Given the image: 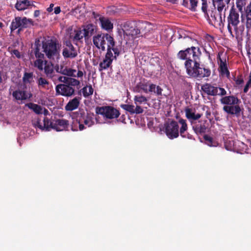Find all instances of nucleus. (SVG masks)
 Returning a JSON list of instances; mask_svg holds the SVG:
<instances>
[{
    "instance_id": "1",
    "label": "nucleus",
    "mask_w": 251,
    "mask_h": 251,
    "mask_svg": "<svg viewBox=\"0 0 251 251\" xmlns=\"http://www.w3.org/2000/svg\"><path fill=\"white\" fill-rule=\"evenodd\" d=\"M192 39L188 36L184 37L181 41L182 47H186L177 53L178 59L185 60L184 66L187 74L190 77L201 79L209 77L211 71L209 68L203 67L200 64L201 52L199 47L190 46Z\"/></svg>"
},
{
    "instance_id": "2",
    "label": "nucleus",
    "mask_w": 251,
    "mask_h": 251,
    "mask_svg": "<svg viewBox=\"0 0 251 251\" xmlns=\"http://www.w3.org/2000/svg\"><path fill=\"white\" fill-rule=\"evenodd\" d=\"M188 128L186 120L182 118H180L178 122L172 120L165 124V133L171 139L177 138L179 134L182 138L194 139L193 136L187 132Z\"/></svg>"
},
{
    "instance_id": "3",
    "label": "nucleus",
    "mask_w": 251,
    "mask_h": 251,
    "mask_svg": "<svg viewBox=\"0 0 251 251\" xmlns=\"http://www.w3.org/2000/svg\"><path fill=\"white\" fill-rule=\"evenodd\" d=\"M239 9L234 6L230 8L227 17V29L230 36L237 40L242 38L245 30V25L240 23Z\"/></svg>"
},
{
    "instance_id": "4",
    "label": "nucleus",
    "mask_w": 251,
    "mask_h": 251,
    "mask_svg": "<svg viewBox=\"0 0 251 251\" xmlns=\"http://www.w3.org/2000/svg\"><path fill=\"white\" fill-rule=\"evenodd\" d=\"M221 103L224 104L223 110L228 115H234L239 117L241 115L242 109L239 105L241 101L236 96L229 95L223 97L220 100Z\"/></svg>"
},
{
    "instance_id": "5",
    "label": "nucleus",
    "mask_w": 251,
    "mask_h": 251,
    "mask_svg": "<svg viewBox=\"0 0 251 251\" xmlns=\"http://www.w3.org/2000/svg\"><path fill=\"white\" fill-rule=\"evenodd\" d=\"M60 44L56 39H50L43 41L42 48L47 57L50 60L60 58Z\"/></svg>"
},
{
    "instance_id": "6",
    "label": "nucleus",
    "mask_w": 251,
    "mask_h": 251,
    "mask_svg": "<svg viewBox=\"0 0 251 251\" xmlns=\"http://www.w3.org/2000/svg\"><path fill=\"white\" fill-rule=\"evenodd\" d=\"M78 125L79 130L81 131L90 127L94 125L93 115L91 113H85L84 111L80 112L78 114L75 123H74L71 126V129L73 131H77V125Z\"/></svg>"
},
{
    "instance_id": "7",
    "label": "nucleus",
    "mask_w": 251,
    "mask_h": 251,
    "mask_svg": "<svg viewBox=\"0 0 251 251\" xmlns=\"http://www.w3.org/2000/svg\"><path fill=\"white\" fill-rule=\"evenodd\" d=\"M80 84V81L75 78L66 83L59 84L55 86L56 94L66 97H72L75 94V87Z\"/></svg>"
},
{
    "instance_id": "8",
    "label": "nucleus",
    "mask_w": 251,
    "mask_h": 251,
    "mask_svg": "<svg viewBox=\"0 0 251 251\" xmlns=\"http://www.w3.org/2000/svg\"><path fill=\"white\" fill-rule=\"evenodd\" d=\"M94 45L102 51L105 50V45L112 47L114 45V39L108 33H100L94 35L93 37Z\"/></svg>"
},
{
    "instance_id": "9",
    "label": "nucleus",
    "mask_w": 251,
    "mask_h": 251,
    "mask_svg": "<svg viewBox=\"0 0 251 251\" xmlns=\"http://www.w3.org/2000/svg\"><path fill=\"white\" fill-rule=\"evenodd\" d=\"M33 25V21L31 19H27L25 17H16L11 23L10 28L11 32L18 29V33L25 28L30 27Z\"/></svg>"
},
{
    "instance_id": "10",
    "label": "nucleus",
    "mask_w": 251,
    "mask_h": 251,
    "mask_svg": "<svg viewBox=\"0 0 251 251\" xmlns=\"http://www.w3.org/2000/svg\"><path fill=\"white\" fill-rule=\"evenodd\" d=\"M96 113L108 119L117 118L120 115L119 111L111 106H98L96 108Z\"/></svg>"
},
{
    "instance_id": "11",
    "label": "nucleus",
    "mask_w": 251,
    "mask_h": 251,
    "mask_svg": "<svg viewBox=\"0 0 251 251\" xmlns=\"http://www.w3.org/2000/svg\"><path fill=\"white\" fill-rule=\"evenodd\" d=\"M62 54L65 58L73 59L78 55L77 50L70 40L65 39L62 42Z\"/></svg>"
},
{
    "instance_id": "12",
    "label": "nucleus",
    "mask_w": 251,
    "mask_h": 251,
    "mask_svg": "<svg viewBox=\"0 0 251 251\" xmlns=\"http://www.w3.org/2000/svg\"><path fill=\"white\" fill-rule=\"evenodd\" d=\"M192 129L197 135L204 134L209 131L210 128V122L207 119H201L191 122Z\"/></svg>"
},
{
    "instance_id": "13",
    "label": "nucleus",
    "mask_w": 251,
    "mask_h": 251,
    "mask_svg": "<svg viewBox=\"0 0 251 251\" xmlns=\"http://www.w3.org/2000/svg\"><path fill=\"white\" fill-rule=\"evenodd\" d=\"M69 127V122L68 120L62 119H53L52 121L50 120L49 129L51 128L57 131L63 130H68Z\"/></svg>"
},
{
    "instance_id": "14",
    "label": "nucleus",
    "mask_w": 251,
    "mask_h": 251,
    "mask_svg": "<svg viewBox=\"0 0 251 251\" xmlns=\"http://www.w3.org/2000/svg\"><path fill=\"white\" fill-rule=\"evenodd\" d=\"M83 32V36L85 40H88L97 31V26L94 24L90 23L83 25L82 26Z\"/></svg>"
},
{
    "instance_id": "15",
    "label": "nucleus",
    "mask_w": 251,
    "mask_h": 251,
    "mask_svg": "<svg viewBox=\"0 0 251 251\" xmlns=\"http://www.w3.org/2000/svg\"><path fill=\"white\" fill-rule=\"evenodd\" d=\"M209 18V24L214 26H220L223 24L221 13L217 12L216 10L211 11Z\"/></svg>"
},
{
    "instance_id": "16",
    "label": "nucleus",
    "mask_w": 251,
    "mask_h": 251,
    "mask_svg": "<svg viewBox=\"0 0 251 251\" xmlns=\"http://www.w3.org/2000/svg\"><path fill=\"white\" fill-rule=\"evenodd\" d=\"M12 96L16 100H23L30 99L32 97V94L26 90L18 89L13 92Z\"/></svg>"
},
{
    "instance_id": "17",
    "label": "nucleus",
    "mask_w": 251,
    "mask_h": 251,
    "mask_svg": "<svg viewBox=\"0 0 251 251\" xmlns=\"http://www.w3.org/2000/svg\"><path fill=\"white\" fill-rule=\"evenodd\" d=\"M82 32L81 28L75 29L73 32L70 33L69 40H70L76 45L78 42L82 43V39L84 37Z\"/></svg>"
},
{
    "instance_id": "18",
    "label": "nucleus",
    "mask_w": 251,
    "mask_h": 251,
    "mask_svg": "<svg viewBox=\"0 0 251 251\" xmlns=\"http://www.w3.org/2000/svg\"><path fill=\"white\" fill-rule=\"evenodd\" d=\"M44 125L42 126L41 123V120L40 119L37 118L36 120L32 121V125L35 128L37 127L42 130H45L46 131H50L49 129V123L50 119L47 117L44 118Z\"/></svg>"
},
{
    "instance_id": "19",
    "label": "nucleus",
    "mask_w": 251,
    "mask_h": 251,
    "mask_svg": "<svg viewBox=\"0 0 251 251\" xmlns=\"http://www.w3.org/2000/svg\"><path fill=\"white\" fill-rule=\"evenodd\" d=\"M244 15L246 18L245 25L248 31L251 29V1L244 8Z\"/></svg>"
},
{
    "instance_id": "20",
    "label": "nucleus",
    "mask_w": 251,
    "mask_h": 251,
    "mask_svg": "<svg viewBox=\"0 0 251 251\" xmlns=\"http://www.w3.org/2000/svg\"><path fill=\"white\" fill-rule=\"evenodd\" d=\"M44 73L46 76L51 79L54 75L56 74L53 64L51 62L48 63L47 60H45L44 63Z\"/></svg>"
},
{
    "instance_id": "21",
    "label": "nucleus",
    "mask_w": 251,
    "mask_h": 251,
    "mask_svg": "<svg viewBox=\"0 0 251 251\" xmlns=\"http://www.w3.org/2000/svg\"><path fill=\"white\" fill-rule=\"evenodd\" d=\"M80 100V97H75L70 100L65 106V109L67 111H72L77 109L79 105Z\"/></svg>"
},
{
    "instance_id": "22",
    "label": "nucleus",
    "mask_w": 251,
    "mask_h": 251,
    "mask_svg": "<svg viewBox=\"0 0 251 251\" xmlns=\"http://www.w3.org/2000/svg\"><path fill=\"white\" fill-rule=\"evenodd\" d=\"M202 90L208 95L215 96L218 95V87L206 83L201 87Z\"/></svg>"
},
{
    "instance_id": "23",
    "label": "nucleus",
    "mask_w": 251,
    "mask_h": 251,
    "mask_svg": "<svg viewBox=\"0 0 251 251\" xmlns=\"http://www.w3.org/2000/svg\"><path fill=\"white\" fill-rule=\"evenodd\" d=\"M185 116L189 120L190 123L191 122H194L196 120H199L202 116V114L200 113L195 114L192 109L187 107L185 109Z\"/></svg>"
},
{
    "instance_id": "24",
    "label": "nucleus",
    "mask_w": 251,
    "mask_h": 251,
    "mask_svg": "<svg viewBox=\"0 0 251 251\" xmlns=\"http://www.w3.org/2000/svg\"><path fill=\"white\" fill-rule=\"evenodd\" d=\"M102 29L108 31L113 28V24L107 18L100 17L99 19Z\"/></svg>"
},
{
    "instance_id": "25",
    "label": "nucleus",
    "mask_w": 251,
    "mask_h": 251,
    "mask_svg": "<svg viewBox=\"0 0 251 251\" xmlns=\"http://www.w3.org/2000/svg\"><path fill=\"white\" fill-rule=\"evenodd\" d=\"M218 60L219 63V68L221 75H226L227 77H228L230 75V73L227 67L226 60L225 59L224 61L222 59L219 54H218Z\"/></svg>"
},
{
    "instance_id": "26",
    "label": "nucleus",
    "mask_w": 251,
    "mask_h": 251,
    "mask_svg": "<svg viewBox=\"0 0 251 251\" xmlns=\"http://www.w3.org/2000/svg\"><path fill=\"white\" fill-rule=\"evenodd\" d=\"M31 5V2L28 0H17L15 7L18 11H22L27 9Z\"/></svg>"
},
{
    "instance_id": "27",
    "label": "nucleus",
    "mask_w": 251,
    "mask_h": 251,
    "mask_svg": "<svg viewBox=\"0 0 251 251\" xmlns=\"http://www.w3.org/2000/svg\"><path fill=\"white\" fill-rule=\"evenodd\" d=\"M148 84L145 80L138 83L134 87V91L137 93H140L143 91L145 93H148Z\"/></svg>"
},
{
    "instance_id": "28",
    "label": "nucleus",
    "mask_w": 251,
    "mask_h": 251,
    "mask_svg": "<svg viewBox=\"0 0 251 251\" xmlns=\"http://www.w3.org/2000/svg\"><path fill=\"white\" fill-rule=\"evenodd\" d=\"M198 0H183L182 5L192 11H197V6L198 5Z\"/></svg>"
},
{
    "instance_id": "29",
    "label": "nucleus",
    "mask_w": 251,
    "mask_h": 251,
    "mask_svg": "<svg viewBox=\"0 0 251 251\" xmlns=\"http://www.w3.org/2000/svg\"><path fill=\"white\" fill-rule=\"evenodd\" d=\"M74 79V78L70 77L60 76L56 73V74L54 75L51 80L54 82V84H56L58 81L63 82V83H66Z\"/></svg>"
},
{
    "instance_id": "30",
    "label": "nucleus",
    "mask_w": 251,
    "mask_h": 251,
    "mask_svg": "<svg viewBox=\"0 0 251 251\" xmlns=\"http://www.w3.org/2000/svg\"><path fill=\"white\" fill-rule=\"evenodd\" d=\"M213 3L214 7L217 8L218 11L221 13L226 7V4H228L229 2L226 0H213Z\"/></svg>"
},
{
    "instance_id": "31",
    "label": "nucleus",
    "mask_w": 251,
    "mask_h": 251,
    "mask_svg": "<svg viewBox=\"0 0 251 251\" xmlns=\"http://www.w3.org/2000/svg\"><path fill=\"white\" fill-rule=\"evenodd\" d=\"M41 45L39 41H36L35 48L33 50V53L36 58H45V54L40 51Z\"/></svg>"
},
{
    "instance_id": "32",
    "label": "nucleus",
    "mask_w": 251,
    "mask_h": 251,
    "mask_svg": "<svg viewBox=\"0 0 251 251\" xmlns=\"http://www.w3.org/2000/svg\"><path fill=\"white\" fill-rule=\"evenodd\" d=\"M75 72L76 71L75 70L68 68L66 67H64L63 66H61L59 71V73L62 75L73 77H75Z\"/></svg>"
},
{
    "instance_id": "33",
    "label": "nucleus",
    "mask_w": 251,
    "mask_h": 251,
    "mask_svg": "<svg viewBox=\"0 0 251 251\" xmlns=\"http://www.w3.org/2000/svg\"><path fill=\"white\" fill-rule=\"evenodd\" d=\"M113 59L105 58L99 64V70H106L110 67L112 64Z\"/></svg>"
},
{
    "instance_id": "34",
    "label": "nucleus",
    "mask_w": 251,
    "mask_h": 251,
    "mask_svg": "<svg viewBox=\"0 0 251 251\" xmlns=\"http://www.w3.org/2000/svg\"><path fill=\"white\" fill-rule=\"evenodd\" d=\"M25 106L32 110L37 114H40L42 113V107L41 106L37 104L29 102L25 104Z\"/></svg>"
},
{
    "instance_id": "35",
    "label": "nucleus",
    "mask_w": 251,
    "mask_h": 251,
    "mask_svg": "<svg viewBox=\"0 0 251 251\" xmlns=\"http://www.w3.org/2000/svg\"><path fill=\"white\" fill-rule=\"evenodd\" d=\"M80 91H82L83 96L87 98L92 95L94 92V89L91 85H87L84 87Z\"/></svg>"
},
{
    "instance_id": "36",
    "label": "nucleus",
    "mask_w": 251,
    "mask_h": 251,
    "mask_svg": "<svg viewBox=\"0 0 251 251\" xmlns=\"http://www.w3.org/2000/svg\"><path fill=\"white\" fill-rule=\"evenodd\" d=\"M37 83L39 89L46 88V86L49 84V82L45 78L40 77L37 79Z\"/></svg>"
},
{
    "instance_id": "37",
    "label": "nucleus",
    "mask_w": 251,
    "mask_h": 251,
    "mask_svg": "<svg viewBox=\"0 0 251 251\" xmlns=\"http://www.w3.org/2000/svg\"><path fill=\"white\" fill-rule=\"evenodd\" d=\"M45 58H37L34 62V67L37 68L39 71H43L44 68V67H43L45 63V60H43Z\"/></svg>"
},
{
    "instance_id": "38",
    "label": "nucleus",
    "mask_w": 251,
    "mask_h": 251,
    "mask_svg": "<svg viewBox=\"0 0 251 251\" xmlns=\"http://www.w3.org/2000/svg\"><path fill=\"white\" fill-rule=\"evenodd\" d=\"M33 73L25 72L24 74L23 77V82L25 83H30L31 79L33 78Z\"/></svg>"
},
{
    "instance_id": "39",
    "label": "nucleus",
    "mask_w": 251,
    "mask_h": 251,
    "mask_svg": "<svg viewBox=\"0 0 251 251\" xmlns=\"http://www.w3.org/2000/svg\"><path fill=\"white\" fill-rule=\"evenodd\" d=\"M247 0H236V5L240 12H242L243 7L246 5Z\"/></svg>"
},
{
    "instance_id": "40",
    "label": "nucleus",
    "mask_w": 251,
    "mask_h": 251,
    "mask_svg": "<svg viewBox=\"0 0 251 251\" xmlns=\"http://www.w3.org/2000/svg\"><path fill=\"white\" fill-rule=\"evenodd\" d=\"M134 100L136 104H141L146 102L147 101V98L143 96H135L134 98Z\"/></svg>"
},
{
    "instance_id": "41",
    "label": "nucleus",
    "mask_w": 251,
    "mask_h": 251,
    "mask_svg": "<svg viewBox=\"0 0 251 251\" xmlns=\"http://www.w3.org/2000/svg\"><path fill=\"white\" fill-rule=\"evenodd\" d=\"M121 107L126 111L129 112L131 114H134L133 110L134 106L133 105L123 104L121 105Z\"/></svg>"
},
{
    "instance_id": "42",
    "label": "nucleus",
    "mask_w": 251,
    "mask_h": 251,
    "mask_svg": "<svg viewBox=\"0 0 251 251\" xmlns=\"http://www.w3.org/2000/svg\"><path fill=\"white\" fill-rule=\"evenodd\" d=\"M202 1V6L201 7V9L202 12L206 15H207L209 17V15L207 13V0H201Z\"/></svg>"
},
{
    "instance_id": "43",
    "label": "nucleus",
    "mask_w": 251,
    "mask_h": 251,
    "mask_svg": "<svg viewBox=\"0 0 251 251\" xmlns=\"http://www.w3.org/2000/svg\"><path fill=\"white\" fill-rule=\"evenodd\" d=\"M140 34V30L137 27L134 28L131 30L130 34L132 37H138Z\"/></svg>"
},
{
    "instance_id": "44",
    "label": "nucleus",
    "mask_w": 251,
    "mask_h": 251,
    "mask_svg": "<svg viewBox=\"0 0 251 251\" xmlns=\"http://www.w3.org/2000/svg\"><path fill=\"white\" fill-rule=\"evenodd\" d=\"M105 58H109L111 59H113L114 58V56L113 55V53L112 52L111 49L110 47H107V52L105 55Z\"/></svg>"
},
{
    "instance_id": "45",
    "label": "nucleus",
    "mask_w": 251,
    "mask_h": 251,
    "mask_svg": "<svg viewBox=\"0 0 251 251\" xmlns=\"http://www.w3.org/2000/svg\"><path fill=\"white\" fill-rule=\"evenodd\" d=\"M111 50H113L115 56L114 58L116 59L117 57L120 54V51L117 47H115V44L112 47H110Z\"/></svg>"
},
{
    "instance_id": "46",
    "label": "nucleus",
    "mask_w": 251,
    "mask_h": 251,
    "mask_svg": "<svg viewBox=\"0 0 251 251\" xmlns=\"http://www.w3.org/2000/svg\"><path fill=\"white\" fill-rule=\"evenodd\" d=\"M203 138L205 141L207 142V143L209 146H212L213 138L212 137L207 135H205L204 136Z\"/></svg>"
},
{
    "instance_id": "47",
    "label": "nucleus",
    "mask_w": 251,
    "mask_h": 251,
    "mask_svg": "<svg viewBox=\"0 0 251 251\" xmlns=\"http://www.w3.org/2000/svg\"><path fill=\"white\" fill-rule=\"evenodd\" d=\"M144 110L139 105H136L135 108H134L133 112L134 114L135 113L136 114H141L143 112Z\"/></svg>"
},
{
    "instance_id": "48",
    "label": "nucleus",
    "mask_w": 251,
    "mask_h": 251,
    "mask_svg": "<svg viewBox=\"0 0 251 251\" xmlns=\"http://www.w3.org/2000/svg\"><path fill=\"white\" fill-rule=\"evenodd\" d=\"M218 90L220 91V92L219 93L218 92L217 95H219V96H223V97L226 96V95L227 94V93H226V90L224 88H221V87H218Z\"/></svg>"
},
{
    "instance_id": "49",
    "label": "nucleus",
    "mask_w": 251,
    "mask_h": 251,
    "mask_svg": "<svg viewBox=\"0 0 251 251\" xmlns=\"http://www.w3.org/2000/svg\"><path fill=\"white\" fill-rule=\"evenodd\" d=\"M155 89L154 93L157 95H162V89L159 86H156Z\"/></svg>"
},
{
    "instance_id": "50",
    "label": "nucleus",
    "mask_w": 251,
    "mask_h": 251,
    "mask_svg": "<svg viewBox=\"0 0 251 251\" xmlns=\"http://www.w3.org/2000/svg\"><path fill=\"white\" fill-rule=\"evenodd\" d=\"M11 53L13 55H15L18 58H21V56L20 52L17 50H12Z\"/></svg>"
},
{
    "instance_id": "51",
    "label": "nucleus",
    "mask_w": 251,
    "mask_h": 251,
    "mask_svg": "<svg viewBox=\"0 0 251 251\" xmlns=\"http://www.w3.org/2000/svg\"><path fill=\"white\" fill-rule=\"evenodd\" d=\"M156 85L154 84H151L149 85V89L148 90V92H155V90L156 88Z\"/></svg>"
},
{
    "instance_id": "52",
    "label": "nucleus",
    "mask_w": 251,
    "mask_h": 251,
    "mask_svg": "<svg viewBox=\"0 0 251 251\" xmlns=\"http://www.w3.org/2000/svg\"><path fill=\"white\" fill-rule=\"evenodd\" d=\"M229 144H230V146H228V143L226 142V144H225V146H226V148L227 150H229V151H232L233 150H234V148L232 147L231 145V143L229 141Z\"/></svg>"
},
{
    "instance_id": "53",
    "label": "nucleus",
    "mask_w": 251,
    "mask_h": 251,
    "mask_svg": "<svg viewBox=\"0 0 251 251\" xmlns=\"http://www.w3.org/2000/svg\"><path fill=\"white\" fill-rule=\"evenodd\" d=\"M204 50L205 53L208 56V58L209 59H211L210 58L211 51L210 50H207L206 46H205V47L204 48Z\"/></svg>"
},
{
    "instance_id": "54",
    "label": "nucleus",
    "mask_w": 251,
    "mask_h": 251,
    "mask_svg": "<svg viewBox=\"0 0 251 251\" xmlns=\"http://www.w3.org/2000/svg\"><path fill=\"white\" fill-rule=\"evenodd\" d=\"M235 81L236 84L241 85L243 83L244 80L242 78H237Z\"/></svg>"
},
{
    "instance_id": "55",
    "label": "nucleus",
    "mask_w": 251,
    "mask_h": 251,
    "mask_svg": "<svg viewBox=\"0 0 251 251\" xmlns=\"http://www.w3.org/2000/svg\"><path fill=\"white\" fill-rule=\"evenodd\" d=\"M60 12H61V9H60V7L59 6H57L54 8V13L55 14H58L60 13Z\"/></svg>"
},
{
    "instance_id": "56",
    "label": "nucleus",
    "mask_w": 251,
    "mask_h": 251,
    "mask_svg": "<svg viewBox=\"0 0 251 251\" xmlns=\"http://www.w3.org/2000/svg\"><path fill=\"white\" fill-rule=\"evenodd\" d=\"M83 73L81 71L79 70L76 75H75V77H82L83 76Z\"/></svg>"
},
{
    "instance_id": "57",
    "label": "nucleus",
    "mask_w": 251,
    "mask_h": 251,
    "mask_svg": "<svg viewBox=\"0 0 251 251\" xmlns=\"http://www.w3.org/2000/svg\"><path fill=\"white\" fill-rule=\"evenodd\" d=\"M53 6L54 4L53 3H51L50 5V7L47 9V11H48L49 12H51L53 10Z\"/></svg>"
},
{
    "instance_id": "58",
    "label": "nucleus",
    "mask_w": 251,
    "mask_h": 251,
    "mask_svg": "<svg viewBox=\"0 0 251 251\" xmlns=\"http://www.w3.org/2000/svg\"><path fill=\"white\" fill-rule=\"evenodd\" d=\"M40 14V10H36L34 11V16L35 17H37L39 16Z\"/></svg>"
},
{
    "instance_id": "59",
    "label": "nucleus",
    "mask_w": 251,
    "mask_h": 251,
    "mask_svg": "<svg viewBox=\"0 0 251 251\" xmlns=\"http://www.w3.org/2000/svg\"><path fill=\"white\" fill-rule=\"evenodd\" d=\"M92 14H93V17H94V18L95 19H97V18H98V17L100 18V15L99 14L96 13L95 12H93Z\"/></svg>"
},
{
    "instance_id": "60",
    "label": "nucleus",
    "mask_w": 251,
    "mask_h": 251,
    "mask_svg": "<svg viewBox=\"0 0 251 251\" xmlns=\"http://www.w3.org/2000/svg\"><path fill=\"white\" fill-rule=\"evenodd\" d=\"M54 71H55V70L56 71V73H59V71H60V68H59V66H58V65H56V66H55V67L54 68Z\"/></svg>"
},
{
    "instance_id": "61",
    "label": "nucleus",
    "mask_w": 251,
    "mask_h": 251,
    "mask_svg": "<svg viewBox=\"0 0 251 251\" xmlns=\"http://www.w3.org/2000/svg\"><path fill=\"white\" fill-rule=\"evenodd\" d=\"M121 121H122L123 123H125V115H123L121 117V118H120V120H121Z\"/></svg>"
},
{
    "instance_id": "62",
    "label": "nucleus",
    "mask_w": 251,
    "mask_h": 251,
    "mask_svg": "<svg viewBox=\"0 0 251 251\" xmlns=\"http://www.w3.org/2000/svg\"><path fill=\"white\" fill-rule=\"evenodd\" d=\"M49 111L46 109V108H44V114L45 115H47L48 114H49Z\"/></svg>"
},
{
    "instance_id": "63",
    "label": "nucleus",
    "mask_w": 251,
    "mask_h": 251,
    "mask_svg": "<svg viewBox=\"0 0 251 251\" xmlns=\"http://www.w3.org/2000/svg\"><path fill=\"white\" fill-rule=\"evenodd\" d=\"M167 0V1L171 2L173 3H176V0Z\"/></svg>"
},
{
    "instance_id": "64",
    "label": "nucleus",
    "mask_w": 251,
    "mask_h": 251,
    "mask_svg": "<svg viewBox=\"0 0 251 251\" xmlns=\"http://www.w3.org/2000/svg\"><path fill=\"white\" fill-rule=\"evenodd\" d=\"M3 24L1 22H0V28H2L3 27Z\"/></svg>"
}]
</instances>
